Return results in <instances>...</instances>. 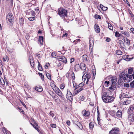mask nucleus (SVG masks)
<instances>
[{
    "instance_id": "nucleus-1",
    "label": "nucleus",
    "mask_w": 134,
    "mask_h": 134,
    "mask_svg": "<svg viewBox=\"0 0 134 134\" xmlns=\"http://www.w3.org/2000/svg\"><path fill=\"white\" fill-rule=\"evenodd\" d=\"M102 98L103 101L105 103H109L114 100V98L109 96L107 92H105L102 96Z\"/></svg>"
},
{
    "instance_id": "nucleus-2",
    "label": "nucleus",
    "mask_w": 134,
    "mask_h": 134,
    "mask_svg": "<svg viewBox=\"0 0 134 134\" xmlns=\"http://www.w3.org/2000/svg\"><path fill=\"white\" fill-rule=\"evenodd\" d=\"M58 13L60 16L62 17L66 16L67 11L63 8H60L58 10Z\"/></svg>"
},
{
    "instance_id": "nucleus-3",
    "label": "nucleus",
    "mask_w": 134,
    "mask_h": 134,
    "mask_svg": "<svg viewBox=\"0 0 134 134\" xmlns=\"http://www.w3.org/2000/svg\"><path fill=\"white\" fill-rule=\"evenodd\" d=\"M7 21L12 24H13L14 22V18L13 16L11 13H9L7 16Z\"/></svg>"
},
{
    "instance_id": "nucleus-4",
    "label": "nucleus",
    "mask_w": 134,
    "mask_h": 134,
    "mask_svg": "<svg viewBox=\"0 0 134 134\" xmlns=\"http://www.w3.org/2000/svg\"><path fill=\"white\" fill-rule=\"evenodd\" d=\"M132 75L125 74L124 76L123 80L125 82H129L132 80Z\"/></svg>"
},
{
    "instance_id": "nucleus-5",
    "label": "nucleus",
    "mask_w": 134,
    "mask_h": 134,
    "mask_svg": "<svg viewBox=\"0 0 134 134\" xmlns=\"http://www.w3.org/2000/svg\"><path fill=\"white\" fill-rule=\"evenodd\" d=\"M55 88H54V89H53L54 91H55V93L60 97H61L62 98H63L64 97V96L63 95L60 90L57 87H56L55 86Z\"/></svg>"
},
{
    "instance_id": "nucleus-6",
    "label": "nucleus",
    "mask_w": 134,
    "mask_h": 134,
    "mask_svg": "<svg viewBox=\"0 0 134 134\" xmlns=\"http://www.w3.org/2000/svg\"><path fill=\"white\" fill-rule=\"evenodd\" d=\"M110 82L112 84V86L114 88H115L116 85V82L117 81L116 78L115 77H111L109 80Z\"/></svg>"
},
{
    "instance_id": "nucleus-7",
    "label": "nucleus",
    "mask_w": 134,
    "mask_h": 134,
    "mask_svg": "<svg viewBox=\"0 0 134 134\" xmlns=\"http://www.w3.org/2000/svg\"><path fill=\"white\" fill-rule=\"evenodd\" d=\"M119 129L118 128H113L112 130L109 131V134H119Z\"/></svg>"
},
{
    "instance_id": "nucleus-8",
    "label": "nucleus",
    "mask_w": 134,
    "mask_h": 134,
    "mask_svg": "<svg viewBox=\"0 0 134 134\" xmlns=\"http://www.w3.org/2000/svg\"><path fill=\"white\" fill-rule=\"evenodd\" d=\"M26 14L29 16V17L35 16V12L31 10H29L26 12Z\"/></svg>"
},
{
    "instance_id": "nucleus-9",
    "label": "nucleus",
    "mask_w": 134,
    "mask_h": 134,
    "mask_svg": "<svg viewBox=\"0 0 134 134\" xmlns=\"http://www.w3.org/2000/svg\"><path fill=\"white\" fill-rule=\"evenodd\" d=\"M73 122V124L77 126L78 128L81 130L82 129L83 127L82 125L80 122L76 121H74Z\"/></svg>"
},
{
    "instance_id": "nucleus-10",
    "label": "nucleus",
    "mask_w": 134,
    "mask_h": 134,
    "mask_svg": "<svg viewBox=\"0 0 134 134\" xmlns=\"http://www.w3.org/2000/svg\"><path fill=\"white\" fill-rule=\"evenodd\" d=\"M66 97L70 101L72 100V95L69 91H68V90L66 94Z\"/></svg>"
},
{
    "instance_id": "nucleus-11",
    "label": "nucleus",
    "mask_w": 134,
    "mask_h": 134,
    "mask_svg": "<svg viewBox=\"0 0 134 134\" xmlns=\"http://www.w3.org/2000/svg\"><path fill=\"white\" fill-rule=\"evenodd\" d=\"M129 120L131 121H133L134 120V112L129 114Z\"/></svg>"
},
{
    "instance_id": "nucleus-12",
    "label": "nucleus",
    "mask_w": 134,
    "mask_h": 134,
    "mask_svg": "<svg viewBox=\"0 0 134 134\" xmlns=\"http://www.w3.org/2000/svg\"><path fill=\"white\" fill-rule=\"evenodd\" d=\"M82 114L83 116H85L86 117H88L90 115V113L88 111H86V110L82 111Z\"/></svg>"
},
{
    "instance_id": "nucleus-13",
    "label": "nucleus",
    "mask_w": 134,
    "mask_h": 134,
    "mask_svg": "<svg viewBox=\"0 0 134 134\" xmlns=\"http://www.w3.org/2000/svg\"><path fill=\"white\" fill-rule=\"evenodd\" d=\"M58 58L60 61H62L64 63H66L67 62L66 59L64 57H60L59 58Z\"/></svg>"
},
{
    "instance_id": "nucleus-14",
    "label": "nucleus",
    "mask_w": 134,
    "mask_h": 134,
    "mask_svg": "<svg viewBox=\"0 0 134 134\" xmlns=\"http://www.w3.org/2000/svg\"><path fill=\"white\" fill-rule=\"evenodd\" d=\"M134 109V106L133 105H131L128 109V114L132 113Z\"/></svg>"
},
{
    "instance_id": "nucleus-15",
    "label": "nucleus",
    "mask_w": 134,
    "mask_h": 134,
    "mask_svg": "<svg viewBox=\"0 0 134 134\" xmlns=\"http://www.w3.org/2000/svg\"><path fill=\"white\" fill-rule=\"evenodd\" d=\"M115 116L118 118H121L122 117V113L121 110H119L116 112Z\"/></svg>"
},
{
    "instance_id": "nucleus-16",
    "label": "nucleus",
    "mask_w": 134,
    "mask_h": 134,
    "mask_svg": "<svg viewBox=\"0 0 134 134\" xmlns=\"http://www.w3.org/2000/svg\"><path fill=\"white\" fill-rule=\"evenodd\" d=\"M83 89V88H80L77 90H75L73 93V96H74L77 94L78 93L82 91Z\"/></svg>"
},
{
    "instance_id": "nucleus-17",
    "label": "nucleus",
    "mask_w": 134,
    "mask_h": 134,
    "mask_svg": "<svg viewBox=\"0 0 134 134\" xmlns=\"http://www.w3.org/2000/svg\"><path fill=\"white\" fill-rule=\"evenodd\" d=\"M121 32L122 34L128 37H129L130 36V32L127 31H121Z\"/></svg>"
},
{
    "instance_id": "nucleus-18",
    "label": "nucleus",
    "mask_w": 134,
    "mask_h": 134,
    "mask_svg": "<svg viewBox=\"0 0 134 134\" xmlns=\"http://www.w3.org/2000/svg\"><path fill=\"white\" fill-rule=\"evenodd\" d=\"M125 71H124L120 74L119 76V79L120 80H122V79L123 80V78L124 76L125 75Z\"/></svg>"
},
{
    "instance_id": "nucleus-19",
    "label": "nucleus",
    "mask_w": 134,
    "mask_h": 134,
    "mask_svg": "<svg viewBox=\"0 0 134 134\" xmlns=\"http://www.w3.org/2000/svg\"><path fill=\"white\" fill-rule=\"evenodd\" d=\"M86 65L83 63H81L80 64V68L82 70H85L86 69Z\"/></svg>"
},
{
    "instance_id": "nucleus-20",
    "label": "nucleus",
    "mask_w": 134,
    "mask_h": 134,
    "mask_svg": "<svg viewBox=\"0 0 134 134\" xmlns=\"http://www.w3.org/2000/svg\"><path fill=\"white\" fill-rule=\"evenodd\" d=\"M80 65L79 64H76L75 66L74 69L76 71H78L80 68Z\"/></svg>"
},
{
    "instance_id": "nucleus-21",
    "label": "nucleus",
    "mask_w": 134,
    "mask_h": 134,
    "mask_svg": "<svg viewBox=\"0 0 134 134\" xmlns=\"http://www.w3.org/2000/svg\"><path fill=\"white\" fill-rule=\"evenodd\" d=\"M95 29L96 32L97 33H99L100 32V29L99 26L97 25V24H95Z\"/></svg>"
},
{
    "instance_id": "nucleus-22",
    "label": "nucleus",
    "mask_w": 134,
    "mask_h": 134,
    "mask_svg": "<svg viewBox=\"0 0 134 134\" xmlns=\"http://www.w3.org/2000/svg\"><path fill=\"white\" fill-rule=\"evenodd\" d=\"M86 76L87 77V80L86 82V84H87L90 79L91 77V75L90 74L87 73L86 74Z\"/></svg>"
},
{
    "instance_id": "nucleus-23",
    "label": "nucleus",
    "mask_w": 134,
    "mask_h": 134,
    "mask_svg": "<svg viewBox=\"0 0 134 134\" xmlns=\"http://www.w3.org/2000/svg\"><path fill=\"white\" fill-rule=\"evenodd\" d=\"M38 41L41 44H43V37L42 36H40L38 40Z\"/></svg>"
},
{
    "instance_id": "nucleus-24",
    "label": "nucleus",
    "mask_w": 134,
    "mask_h": 134,
    "mask_svg": "<svg viewBox=\"0 0 134 134\" xmlns=\"http://www.w3.org/2000/svg\"><path fill=\"white\" fill-rule=\"evenodd\" d=\"M35 90L38 92H41L42 91L43 89L41 87H35Z\"/></svg>"
},
{
    "instance_id": "nucleus-25",
    "label": "nucleus",
    "mask_w": 134,
    "mask_h": 134,
    "mask_svg": "<svg viewBox=\"0 0 134 134\" xmlns=\"http://www.w3.org/2000/svg\"><path fill=\"white\" fill-rule=\"evenodd\" d=\"M82 59L83 61H86L88 59V57L86 55H84L82 56Z\"/></svg>"
},
{
    "instance_id": "nucleus-26",
    "label": "nucleus",
    "mask_w": 134,
    "mask_h": 134,
    "mask_svg": "<svg viewBox=\"0 0 134 134\" xmlns=\"http://www.w3.org/2000/svg\"><path fill=\"white\" fill-rule=\"evenodd\" d=\"M124 41L126 43L127 45H129L130 44V41L129 40L127 39V38H126V41L125 38L124 39Z\"/></svg>"
},
{
    "instance_id": "nucleus-27",
    "label": "nucleus",
    "mask_w": 134,
    "mask_h": 134,
    "mask_svg": "<svg viewBox=\"0 0 134 134\" xmlns=\"http://www.w3.org/2000/svg\"><path fill=\"white\" fill-rule=\"evenodd\" d=\"M110 114L111 115L115 116L116 115V112L114 110H112L111 111H110Z\"/></svg>"
},
{
    "instance_id": "nucleus-28",
    "label": "nucleus",
    "mask_w": 134,
    "mask_h": 134,
    "mask_svg": "<svg viewBox=\"0 0 134 134\" xmlns=\"http://www.w3.org/2000/svg\"><path fill=\"white\" fill-rule=\"evenodd\" d=\"M131 102V101L129 100H126L125 101L123 102V104L125 105H126L130 103Z\"/></svg>"
},
{
    "instance_id": "nucleus-29",
    "label": "nucleus",
    "mask_w": 134,
    "mask_h": 134,
    "mask_svg": "<svg viewBox=\"0 0 134 134\" xmlns=\"http://www.w3.org/2000/svg\"><path fill=\"white\" fill-rule=\"evenodd\" d=\"M3 60L4 62L7 61L8 62L9 60L8 57L6 55L3 58Z\"/></svg>"
},
{
    "instance_id": "nucleus-30",
    "label": "nucleus",
    "mask_w": 134,
    "mask_h": 134,
    "mask_svg": "<svg viewBox=\"0 0 134 134\" xmlns=\"http://www.w3.org/2000/svg\"><path fill=\"white\" fill-rule=\"evenodd\" d=\"M116 53L118 55H122V52L120 50H118L116 51Z\"/></svg>"
},
{
    "instance_id": "nucleus-31",
    "label": "nucleus",
    "mask_w": 134,
    "mask_h": 134,
    "mask_svg": "<svg viewBox=\"0 0 134 134\" xmlns=\"http://www.w3.org/2000/svg\"><path fill=\"white\" fill-rule=\"evenodd\" d=\"M133 71V68H131L130 69H129L128 70V72L129 74H131L132 73V72Z\"/></svg>"
},
{
    "instance_id": "nucleus-32",
    "label": "nucleus",
    "mask_w": 134,
    "mask_h": 134,
    "mask_svg": "<svg viewBox=\"0 0 134 134\" xmlns=\"http://www.w3.org/2000/svg\"><path fill=\"white\" fill-rule=\"evenodd\" d=\"M86 79H87V77L86 76V74H85L82 76V79L83 81H85Z\"/></svg>"
},
{
    "instance_id": "nucleus-33",
    "label": "nucleus",
    "mask_w": 134,
    "mask_h": 134,
    "mask_svg": "<svg viewBox=\"0 0 134 134\" xmlns=\"http://www.w3.org/2000/svg\"><path fill=\"white\" fill-rule=\"evenodd\" d=\"M39 64L38 65V69L39 70L42 71V66L38 62Z\"/></svg>"
},
{
    "instance_id": "nucleus-34",
    "label": "nucleus",
    "mask_w": 134,
    "mask_h": 134,
    "mask_svg": "<svg viewBox=\"0 0 134 134\" xmlns=\"http://www.w3.org/2000/svg\"><path fill=\"white\" fill-rule=\"evenodd\" d=\"M35 16L30 17L28 19L30 21H33L35 20Z\"/></svg>"
},
{
    "instance_id": "nucleus-35",
    "label": "nucleus",
    "mask_w": 134,
    "mask_h": 134,
    "mask_svg": "<svg viewBox=\"0 0 134 134\" xmlns=\"http://www.w3.org/2000/svg\"><path fill=\"white\" fill-rule=\"evenodd\" d=\"M46 75L48 79L49 80L51 79V75L49 73H47L46 74Z\"/></svg>"
},
{
    "instance_id": "nucleus-36",
    "label": "nucleus",
    "mask_w": 134,
    "mask_h": 134,
    "mask_svg": "<svg viewBox=\"0 0 134 134\" xmlns=\"http://www.w3.org/2000/svg\"><path fill=\"white\" fill-rule=\"evenodd\" d=\"M130 85L131 88H134V80L131 82L130 83Z\"/></svg>"
},
{
    "instance_id": "nucleus-37",
    "label": "nucleus",
    "mask_w": 134,
    "mask_h": 134,
    "mask_svg": "<svg viewBox=\"0 0 134 134\" xmlns=\"http://www.w3.org/2000/svg\"><path fill=\"white\" fill-rule=\"evenodd\" d=\"M89 127L91 128H93L94 127V125L93 124V123L92 122H91L89 125Z\"/></svg>"
},
{
    "instance_id": "nucleus-38",
    "label": "nucleus",
    "mask_w": 134,
    "mask_h": 134,
    "mask_svg": "<svg viewBox=\"0 0 134 134\" xmlns=\"http://www.w3.org/2000/svg\"><path fill=\"white\" fill-rule=\"evenodd\" d=\"M56 54L55 52H53L51 54L52 56L54 58H55V56H56Z\"/></svg>"
},
{
    "instance_id": "nucleus-39",
    "label": "nucleus",
    "mask_w": 134,
    "mask_h": 134,
    "mask_svg": "<svg viewBox=\"0 0 134 134\" xmlns=\"http://www.w3.org/2000/svg\"><path fill=\"white\" fill-rule=\"evenodd\" d=\"M89 88L91 87L93 85V81L92 82L91 81L90 82H89Z\"/></svg>"
},
{
    "instance_id": "nucleus-40",
    "label": "nucleus",
    "mask_w": 134,
    "mask_h": 134,
    "mask_svg": "<svg viewBox=\"0 0 134 134\" xmlns=\"http://www.w3.org/2000/svg\"><path fill=\"white\" fill-rule=\"evenodd\" d=\"M39 75L40 76L41 79L42 80H44V76L43 74H42L40 73H39Z\"/></svg>"
},
{
    "instance_id": "nucleus-41",
    "label": "nucleus",
    "mask_w": 134,
    "mask_h": 134,
    "mask_svg": "<svg viewBox=\"0 0 134 134\" xmlns=\"http://www.w3.org/2000/svg\"><path fill=\"white\" fill-rule=\"evenodd\" d=\"M95 18L96 19H100L101 18V17L99 15H95Z\"/></svg>"
},
{
    "instance_id": "nucleus-42",
    "label": "nucleus",
    "mask_w": 134,
    "mask_h": 134,
    "mask_svg": "<svg viewBox=\"0 0 134 134\" xmlns=\"http://www.w3.org/2000/svg\"><path fill=\"white\" fill-rule=\"evenodd\" d=\"M64 87V85L63 84H62L60 85V88L62 90L63 89Z\"/></svg>"
},
{
    "instance_id": "nucleus-43",
    "label": "nucleus",
    "mask_w": 134,
    "mask_h": 134,
    "mask_svg": "<svg viewBox=\"0 0 134 134\" xmlns=\"http://www.w3.org/2000/svg\"><path fill=\"white\" fill-rule=\"evenodd\" d=\"M68 34L67 33H66L65 34H64L62 36V38L66 37H67Z\"/></svg>"
},
{
    "instance_id": "nucleus-44",
    "label": "nucleus",
    "mask_w": 134,
    "mask_h": 134,
    "mask_svg": "<svg viewBox=\"0 0 134 134\" xmlns=\"http://www.w3.org/2000/svg\"><path fill=\"white\" fill-rule=\"evenodd\" d=\"M94 41L92 39H90L89 40V44H94Z\"/></svg>"
},
{
    "instance_id": "nucleus-45",
    "label": "nucleus",
    "mask_w": 134,
    "mask_h": 134,
    "mask_svg": "<svg viewBox=\"0 0 134 134\" xmlns=\"http://www.w3.org/2000/svg\"><path fill=\"white\" fill-rule=\"evenodd\" d=\"M79 99L80 101H83L84 99V97L83 96H81L80 97Z\"/></svg>"
},
{
    "instance_id": "nucleus-46",
    "label": "nucleus",
    "mask_w": 134,
    "mask_h": 134,
    "mask_svg": "<svg viewBox=\"0 0 134 134\" xmlns=\"http://www.w3.org/2000/svg\"><path fill=\"white\" fill-rule=\"evenodd\" d=\"M71 76H72V79H74L75 78V74L74 72H72L71 73Z\"/></svg>"
},
{
    "instance_id": "nucleus-47",
    "label": "nucleus",
    "mask_w": 134,
    "mask_h": 134,
    "mask_svg": "<svg viewBox=\"0 0 134 134\" xmlns=\"http://www.w3.org/2000/svg\"><path fill=\"white\" fill-rule=\"evenodd\" d=\"M23 21H24V20L23 18H21L20 19L19 21H20V23L21 24H23Z\"/></svg>"
},
{
    "instance_id": "nucleus-48",
    "label": "nucleus",
    "mask_w": 134,
    "mask_h": 134,
    "mask_svg": "<svg viewBox=\"0 0 134 134\" xmlns=\"http://www.w3.org/2000/svg\"><path fill=\"white\" fill-rule=\"evenodd\" d=\"M119 35H120L119 34L118 32L116 31L115 32V36H116L119 37Z\"/></svg>"
},
{
    "instance_id": "nucleus-49",
    "label": "nucleus",
    "mask_w": 134,
    "mask_h": 134,
    "mask_svg": "<svg viewBox=\"0 0 134 134\" xmlns=\"http://www.w3.org/2000/svg\"><path fill=\"white\" fill-rule=\"evenodd\" d=\"M49 114L50 115H51L52 117H53L54 116V114L53 112L52 111H51L50 112Z\"/></svg>"
},
{
    "instance_id": "nucleus-50",
    "label": "nucleus",
    "mask_w": 134,
    "mask_h": 134,
    "mask_svg": "<svg viewBox=\"0 0 134 134\" xmlns=\"http://www.w3.org/2000/svg\"><path fill=\"white\" fill-rule=\"evenodd\" d=\"M90 49H92L93 47V45L94 44H89Z\"/></svg>"
},
{
    "instance_id": "nucleus-51",
    "label": "nucleus",
    "mask_w": 134,
    "mask_h": 134,
    "mask_svg": "<svg viewBox=\"0 0 134 134\" xmlns=\"http://www.w3.org/2000/svg\"><path fill=\"white\" fill-rule=\"evenodd\" d=\"M66 123L68 126H70V122L69 120H67L66 122Z\"/></svg>"
},
{
    "instance_id": "nucleus-52",
    "label": "nucleus",
    "mask_w": 134,
    "mask_h": 134,
    "mask_svg": "<svg viewBox=\"0 0 134 134\" xmlns=\"http://www.w3.org/2000/svg\"><path fill=\"white\" fill-rule=\"evenodd\" d=\"M51 127H52L56 128V125L55 124H52L51 125Z\"/></svg>"
},
{
    "instance_id": "nucleus-53",
    "label": "nucleus",
    "mask_w": 134,
    "mask_h": 134,
    "mask_svg": "<svg viewBox=\"0 0 134 134\" xmlns=\"http://www.w3.org/2000/svg\"><path fill=\"white\" fill-rule=\"evenodd\" d=\"M38 125H35L34 126V127L37 130H38V127L37 126Z\"/></svg>"
},
{
    "instance_id": "nucleus-54",
    "label": "nucleus",
    "mask_w": 134,
    "mask_h": 134,
    "mask_svg": "<svg viewBox=\"0 0 134 134\" xmlns=\"http://www.w3.org/2000/svg\"><path fill=\"white\" fill-rule=\"evenodd\" d=\"M80 39H77L74 41V43H76L78 41H80Z\"/></svg>"
},
{
    "instance_id": "nucleus-55",
    "label": "nucleus",
    "mask_w": 134,
    "mask_h": 134,
    "mask_svg": "<svg viewBox=\"0 0 134 134\" xmlns=\"http://www.w3.org/2000/svg\"><path fill=\"white\" fill-rule=\"evenodd\" d=\"M130 30L131 32L133 34H134V29L133 28H130Z\"/></svg>"
},
{
    "instance_id": "nucleus-56",
    "label": "nucleus",
    "mask_w": 134,
    "mask_h": 134,
    "mask_svg": "<svg viewBox=\"0 0 134 134\" xmlns=\"http://www.w3.org/2000/svg\"><path fill=\"white\" fill-rule=\"evenodd\" d=\"M99 117H97V119L98 121V123L99 125H101V124L100 123L99 120Z\"/></svg>"
},
{
    "instance_id": "nucleus-57",
    "label": "nucleus",
    "mask_w": 134,
    "mask_h": 134,
    "mask_svg": "<svg viewBox=\"0 0 134 134\" xmlns=\"http://www.w3.org/2000/svg\"><path fill=\"white\" fill-rule=\"evenodd\" d=\"M84 84L83 83H81L80 84L79 86V87H80V88H82V86H83Z\"/></svg>"
},
{
    "instance_id": "nucleus-58",
    "label": "nucleus",
    "mask_w": 134,
    "mask_h": 134,
    "mask_svg": "<svg viewBox=\"0 0 134 134\" xmlns=\"http://www.w3.org/2000/svg\"><path fill=\"white\" fill-rule=\"evenodd\" d=\"M114 88V87L112 86V84L111 87H109V88L110 90H114V88Z\"/></svg>"
},
{
    "instance_id": "nucleus-59",
    "label": "nucleus",
    "mask_w": 134,
    "mask_h": 134,
    "mask_svg": "<svg viewBox=\"0 0 134 134\" xmlns=\"http://www.w3.org/2000/svg\"><path fill=\"white\" fill-rule=\"evenodd\" d=\"M121 96L122 97H123L122 98H124L125 97H126V96H127V95L126 94H121Z\"/></svg>"
},
{
    "instance_id": "nucleus-60",
    "label": "nucleus",
    "mask_w": 134,
    "mask_h": 134,
    "mask_svg": "<svg viewBox=\"0 0 134 134\" xmlns=\"http://www.w3.org/2000/svg\"><path fill=\"white\" fill-rule=\"evenodd\" d=\"M108 9V8L107 7H104L103 8H102V10H103L105 11L107 10Z\"/></svg>"
},
{
    "instance_id": "nucleus-61",
    "label": "nucleus",
    "mask_w": 134,
    "mask_h": 134,
    "mask_svg": "<svg viewBox=\"0 0 134 134\" xmlns=\"http://www.w3.org/2000/svg\"><path fill=\"white\" fill-rule=\"evenodd\" d=\"M79 88V86L77 85H76V86H74V90H76V89H77V88Z\"/></svg>"
},
{
    "instance_id": "nucleus-62",
    "label": "nucleus",
    "mask_w": 134,
    "mask_h": 134,
    "mask_svg": "<svg viewBox=\"0 0 134 134\" xmlns=\"http://www.w3.org/2000/svg\"><path fill=\"white\" fill-rule=\"evenodd\" d=\"M110 40L111 39L110 38L107 37L106 39V41L108 42H109L110 41Z\"/></svg>"
},
{
    "instance_id": "nucleus-63",
    "label": "nucleus",
    "mask_w": 134,
    "mask_h": 134,
    "mask_svg": "<svg viewBox=\"0 0 134 134\" xmlns=\"http://www.w3.org/2000/svg\"><path fill=\"white\" fill-rule=\"evenodd\" d=\"M58 97L57 96H54L53 97V98L54 99H55V100H56L57 99V97Z\"/></svg>"
},
{
    "instance_id": "nucleus-64",
    "label": "nucleus",
    "mask_w": 134,
    "mask_h": 134,
    "mask_svg": "<svg viewBox=\"0 0 134 134\" xmlns=\"http://www.w3.org/2000/svg\"><path fill=\"white\" fill-rule=\"evenodd\" d=\"M108 27H109V28L111 30H113V27L112 26H111L110 25L109 26V25H108Z\"/></svg>"
}]
</instances>
